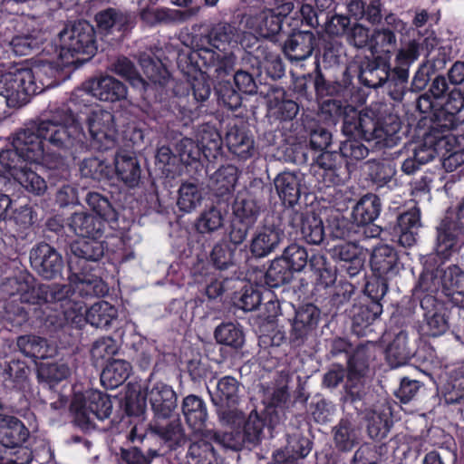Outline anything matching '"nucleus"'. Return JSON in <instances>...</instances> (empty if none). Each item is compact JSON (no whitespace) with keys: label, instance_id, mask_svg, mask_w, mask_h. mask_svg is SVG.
Wrapping results in <instances>:
<instances>
[{"label":"nucleus","instance_id":"1","mask_svg":"<svg viewBox=\"0 0 464 464\" xmlns=\"http://www.w3.org/2000/svg\"><path fill=\"white\" fill-rule=\"evenodd\" d=\"M84 138L75 115L71 110L62 107L52 111L49 117L19 131L13 140L12 147L23 161L39 164L46 152L44 140L57 149H69L75 143L83 142Z\"/></svg>","mask_w":464,"mask_h":464},{"label":"nucleus","instance_id":"2","mask_svg":"<svg viewBox=\"0 0 464 464\" xmlns=\"http://www.w3.org/2000/svg\"><path fill=\"white\" fill-rule=\"evenodd\" d=\"M321 113L325 119L335 121L343 117V133L347 137H359L367 141L375 140L383 146L394 143L399 123L384 124L372 111L358 112L353 106L343 105L341 101L329 99L321 104Z\"/></svg>","mask_w":464,"mask_h":464},{"label":"nucleus","instance_id":"3","mask_svg":"<svg viewBox=\"0 0 464 464\" xmlns=\"http://www.w3.org/2000/svg\"><path fill=\"white\" fill-rule=\"evenodd\" d=\"M58 44L64 64L88 61L97 51L94 28L86 21L67 25L58 34Z\"/></svg>","mask_w":464,"mask_h":464},{"label":"nucleus","instance_id":"4","mask_svg":"<svg viewBox=\"0 0 464 464\" xmlns=\"http://www.w3.org/2000/svg\"><path fill=\"white\" fill-rule=\"evenodd\" d=\"M218 421L222 425H235L243 419V412L236 408L240 399L241 383L232 376L218 379L212 387L207 386Z\"/></svg>","mask_w":464,"mask_h":464},{"label":"nucleus","instance_id":"5","mask_svg":"<svg viewBox=\"0 0 464 464\" xmlns=\"http://www.w3.org/2000/svg\"><path fill=\"white\" fill-rule=\"evenodd\" d=\"M111 411L112 403L110 397L99 391L76 393L71 403L74 422L84 430L93 429L95 420H102L109 418Z\"/></svg>","mask_w":464,"mask_h":464},{"label":"nucleus","instance_id":"6","mask_svg":"<svg viewBox=\"0 0 464 464\" xmlns=\"http://www.w3.org/2000/svg\"><path fill=\"white\" fill-rule=\"evenodd\" d=\"M324 48V56H337L341 44L336 40L327 41L324 36L314 34L311 31H299L294 33L285 42L283 52L290 61H304L309 58L314 51L321 52Z\"/></svg>","mask_w":464,"mask_h":464},{"label":"nucleus","instance_id":"7","mask_svg":"<svg viewBox=\"0 0 464 464\" xmlns=\"http://www.w3.org/2000/svg\"><path fill=\"white\" fill-rule=\"evenodd\" d=\"M31 74L24 68L16 69L0 75V97L10 108L26 104L35 95V86L31 85Z\"/></svg>","mask_w":464,"mask_h":464},{"label":"nucleus","instance_id":"8","mask_svg":"<svg viewBox=\"0 0 464 464\" xmlns=\"http://www.w3.org/2000/svg\"><path fill=\"white\" fill-rule=\"evenodd\" d=\"M228 426L236 429L235 433L219 435V440L217 441L227 448L237 450L245 443L256 445L261 441L264 437L266 420L256 410H252L246 418L243 415L239 423Z\"/></svg>","mask_w":464,"mask_h":464},{"label":"nucleus","instance_id":"9","mask_svg":"<svg viewBox=\"0 0 464 464\" xmlns=\"http://www.w3.org/2000/svg\"><path fill=\"white\" fill-rule=\"evenodd\" d=\"M293 7V4L287 2L276 9H266L258 14L246 16L245 27L259 36L269 38L272 44H275L278 41L277 35L282 29L283 18L291 13Z\"/></svg>","mask_w":464,"mask_h":464},{"label":"nucleus","instance_id":"10","mask_svg":"<svg viewBox=\"0 0 464 464\" xmlns=\"http://www.w3.org/2000/svg\"><path fill=\"white\" fill-rule=\"evenodd\" d=\"M86 123L96 149L106 150L115 146L118 130L111 111L101 108L92 110L87 116Z\"/></svg>","mask_w":464,"mask_h":464},{"label":"nucleus","instance_id":"11","mask_svg":"<svg viewBox=\"0 0 464 464\" xmlns=\"http://www.w3.org/2000/svg\"><path fill=\"white\" fill-rule=\"evenodd\" d=\"M371 357L369 348L360 346L348 359L347 381L345 383L346 400L357 402L364 400L369 388L365 384L364 375Z\"/></svg>","mask_w":464,"mask_h":464},{"label":"nucleus","instance_id":"12","mask_svg":"<svg viewBox=\"0 0 464 464\" xmlns=\"http://www.w3.org/2000/svg\"><path fill=\"white\" fill-rule=\"evenodd\" d=\"M464 231V201L457 212H448L438 227L436 251L442 258H448L457 249L458 237Z\"/></svg>","mask_w":464,"mask_h":464},{"label":"nucleus","instance_id":"13","mask_svg":"<svg viewBox=\"0 0 464 464\" xmlns=\"http://www.w3.org/2000/svg\"><path fill=\"white\" fill-rule=\"evenodd\" d=\"M181 409L186 422L195 437L219 440V434L207 423L208 409L200 397L193 394L186 396Z\"/></svg>","mask_w":464,"mask_h":464},{"label":"nucleus","instance_id":"14","mask_svg":"<svg viewBox=\"0 0 464 464\" xmlns=\"http://www.w3.org/2000/svg\"><path fill=\"white\" fill-rule=\"evenodd\" d=\"M33 268L44 278L53 279L63 267L61 255L48 244H39L30 252Z\"/></svg>","mask_w":464,"mask_h":464},{"label":"nucleus","instance_id":"15","mask_svg":"<svg viewBox=\"0 0 464 464\" xmlns=\"http://www.w3.org/2000/svg\"><path fill=\"white\" fill-rule=\"evenodd\" d=\"M145 398L158 417L168 418L177 408L176 392L164 382H150L145 388Z\"/></svg>","mask_w":464,"mask_h":464},{"label":"nucleus","instance_id":"16","mask_svg":"<svg viewBox=\"0 0 464 464\" xmlns=\"http://www.w3.org/2000/svg\"><path fill=\"white\" fill-rule=\"evenodd\" d=\"M83 90L103 102H114L127 97L126 86L112 76L105 75L92 79L83 84Z\"/></svg>","mask_w":464,"mask_h":464},{"label":"nucleus","instance_id":"17","mask_svg":"<svg viewBox=\"0 0 464 464\" xmlns=\"http://www.w3.org/2000/svg\"><path fill=\"white\" fill-rule=\"evenodd\" d=\"M320 318V310L312 304L300 307L294 319L290 334L291 342L301 345L316 328Z\"/></svg>","mask_w":464,"mask_h":464},{"label":"nucleus","instance_id":"18","mask_svg":"<svg viewBox=\"0 0 464 464\" xmlns=\"http://www.w3.org/2000/svg\"><path fill=\"white\" fill-rule=\"evenodd\" d=\"M196 54L207 68L213 70L217 78H222L234 71L236 56L232 52L215 51L202 43L198 44Z\"/></svg>","mask_w":464,"mask_h":464},{"label":"nucleus","instance_id":"19","mask_svg":"<svg viewBox=\"0 0 464 464\" xmlns=\"http://www.w3.org/2000/svg\"><path fill=\"white\" fill-rule=\"evenodd\" d=\"M30 431L14 415L0 413V444L6 448H20L28 440Z\"/></svg>","mask_w":464,"mask_h":464},{"label":"nucleus","instance_id":"20","mask_svg":"<svg viewBox=\"0 0 464 464\" xmlns=\"http://www.w3.org/2000/svg\"><path fill=\"white\" fill-rule=\"evenodd\" d=\"M241 39V32L228 23H218L211 27L206 36L208 47L219 52H232Z\"/></svg>","mask_w":464,"mask_h":464},{"label":"nucleus","instance_id":"21","mask_svg":"<svg viewBox=\"0 0 464 464\" xmlns=\"http://www.w3.org/2000/svg\"><path fill=\"white\" fill-rule=\"evenodd\" d=\"M284 238L283 231L276 226L258 228L250 243V251L256 257H265L274 252Z\"/></svg>","mask_w":464,"mask_h":464},{"label":"nucleus","instance_id":"22","mask_svg":"<svg viewBox=\"0 0 464 464\" xmlns=\"http://www.w3.org/2000/svg\"><path fill=\"white\" fill-rule=\"evenodd\" d=\"M442 292L457 306L464 307V272L456 266L440 271Z\"/></svg>","mask_w":464,"mask_h":464},{"label":"nucleus","instance_id":"23","mask_svg":"<svg viewBox=\"0 0 464 464\" xmlns=\"http://www.w3.org/2000/svg\"><path fill=\"white\" fill-rule=\"evenodd\" d=\"M371 266L379 277H393L399 272L396 252L387 245L375 247L372 254Z\"/></svg>","mask_w":464,"mask_h":464},{"label":"nucleus","instance_id":"24","mask_svg":"<svg viewBox=\"0 0 464 464\" xmlns=\"http://www.w3.org/2000/svg\"><path fill=\"white\" fill-rule=\"evenodd\" d=\"M369 436L374 440L384 439L392 425V411L387 403L375 405L366 414Z\"/></svg>","mask_w":464,"mask_h":464},{"label":"nucleus","instance_id":"25","mask_svg":"<svg viewBox=\"0 0 464 464\" xmlns=\"http://www.w3.org/2000/svg\"><path fill=\"white\" fill-rule=\"evenodd\" d=\"M67 226L73 234L82 237H101L104 231V222L86 212L72 214Z\"/></svg>","mask_w":464,"mask_h":464},{"label":"nucleus","instance_id":"26","mask_svg":"<svg viewBox=\"0 0 464 464\" xmlns=\"http://www.w3.org/2000/svg\"><path fill=\"white\" fill-rule=\"evenodd\" d=\"M229 151L240 160H247L255 154L253 137L244 128L231 127L226 135Z\"/></svg>","mask_w":464,"mask_h":464},{"label":"nucleus","instance_id":"27","mask_svg":"<svg viewBox=\"0 0 464 464\" xmlns=\"http://www.w3.org/2000/svg\"><path fill=\"white\" fill-rule=\"evenodd\" d=\"M198 439L189 445L185 457V464H225L223 458L210 443L211 440Z\"/></svg>","mask_w":464,"mask_h":464},{"label":"nucleus","instance_id":"28","mask_svg":"<svg viewBox=\"0 0 464 464\" xmlns=\"http://www.w3.org/2000/svg\"><path fill=\"white\" fill-rule=\"evenodd\" d=\"M304 176L300 172L284 171L278 174L274 184L281 199L289 205L297 202L301 194V183Z\"/></svg>","mask_w":464,"mask_h":464},{"label":"nucleus","instance_id":"29","mask_svg":"<svg viewBox=\"0 0 464 464\" xmlns=\"http://www.w3.org/2000/svg\"><path fill=\"white\" fill-rule=\"evenodd\" d=\"M390 78V66L387 62L376 57L362 65L359 79L361 82L371 88H378Z\"/></svg>","mask_w":464,"mask_h":464},{"label":"nucleus","instance_id":"30","mask_svg":"<svg viewBox=\"0 0 464 464\" xmlns=\"http://www.w3.org/2000/svg\"><path fill=\"white\" fill-rule=\"evenodd\" d=\"M269 111L281 121L293 120L298 113L299 107L295 102L286 99L283 88H272L268 93Z\"/></svg>","mask_w":464,"mask_h":464},{"label":"nucleus","instance_id":"31","mask_svg":"<svg viewBox=\"0 0 464 464\" xmlns=\"http://www.w3.org/2000/svg\"><path fill=\"white\" fill-rule=\"evenodd\" d=\"M25 72L31 74V85L35 86V94L47 88L55 86L58 68L50 62H35L32 67L24 68Z\"/></svg>","mask_w":464,"mask_h":464},{"label":"nucleus","instance_id":"32","mask_svg":"<svg viewBox=\"0 0 464 464\" xmlns=\"http://www.w3.org/2000/svg\"><path fill=\"white\" fill-rule=\"evenodd\" d=\"M418 57L419 50L417 44L410 42L397 53L396 65L392 72H390L388 81L394 82L395 85L406 83L409 79V67Z\"/></svg>","mask_w":464,"mask_h":464},{"label":"nucleus","instance_id":"33","mask_svg":"<svg viewBox=\"0 0 464 464\" xmlns=\"http://www.w3.org/2000/svg\"><path fill=\"white\" fill-rule=\"evenodd\" d=\"M114 163L118 177L127 186L133 188L138 185L140 179V168L137 158L132 153L118 152Z\"/></svg>","mask_w":464,"mask_h":464},{"label":"nucleus","instance_id":"34","mask_svg":"<svg viewBox=\"0 0 464 464\" xmlns=\"http://www.w3.org/2000/svg\"><path fill=\"white\" fill-rule=\"evenodd\" d=\"M295 220L300 223L302 238L308 244L319 245L324 238L323 220L314 212L295 214Z\"/></svg>","mask_w":464,"mask_h":464},{"label":"nucleus","instance_id":"35","mask_svg":"<svg viewBox=\"0 0 464 464\" xmlns=\"http://www.w3.org/2000/svg\"><path fill=\"white\" fill-rule=\"evenodd\" d=\"M275 44H261L255 51V57L267 75L272 79H279L284 75L285 66L279 54L273 50Z\"/></svg>","mask_w":464,"mask_h":464},{"label":"nucleus","instance_id":"36","mask_svg":"<svg viewBox=\"0 0 464 464\" xmlns=\"http://www.w3.org/2000/svg\"><path fill=\"white\" fill-rule=\"evenodd\" d=\"M432 136L436 140L435 150L442 152L443 157L464 147V137L458 127L448 130V128L440 127L436 122L432 128Z\"/></svg>","mask_w":464,"mask_h":464},{"label":"nucleus","instance_id":"37","mask_svg":"<svg viewBox=\"0 0 464 464\" xmlns=\"http://www.w3.org/2000/svg\"><path fill=\"white\" fill-rule=\"evenodd\" d=\"M464 108V96L459 91H452L438 118V125L448 130L459 127L460 120L458 114Z\"/></svg>","mask_w":464,"mask_h":464},{"label":"nucleus","instance_id":"38","mask_svg":"<svg viewBox=\"0 0 464 464\" xmlns=\"http://www.w3.org/2000/svg\"><path fill=\"white\" fill-rule=\"evenodd\" d=\"M362 247L355 242L340 243L331 248V255L334 259L353 264L348 268L351 276H355L362 266Z\"/></svg>","mask_w":464,"mask_h":464},{"label":"nucleus","instance_id":"39","mask_svg":"<svg viewBox=\"0 0 464 464\" xmlns=\"http://www.w3.org/2000/svg\"><path fill=\"white\" fill-rule=\"evenodd\" d=\"M381 211L380 198L373 194L363 196L353 209V218L360 226L372 224Z\"/></svg>","mask_w":464,"mask_h":464},{"label":"nucleus","instance_id":"40","mask_svg":"<svg viewBox=\"0 0 464 464\" xmlns=\"http://www.w3.org/2000/svg\"><path fill=\"white\" fill-rule=\"evenodd\" d=\"M238 179V170L234 165H226L216 170L209 179V187L218 196L232 191Z\"/></svg>","mask_w":464,"mask_h":464},{"label":"nucleus","instance_id":"41","mask_svg":"<svg viewBox=\"0 0 464 464\" xmlns=\"http://www.w3.org/2000/svg\"><path fill=\"white\" fill-rule=\"evenodd\" d=\"M117 316V309L106 301L97 302L85 311L86 322L97 328L109 327Z\"/></svg>","mask_w":464,"mask_h":464},{"label":"nucleus","instance_id":"42","mask_svg":"<svg viewBox=\"0 0 464 464\" xmlns=\"http://www.w3.org/2000/svg\"><path fill=\"white\" fill-rule=\"evenodd\" d=\"M19 350L28 357L45 359L53 356L54 350L44 338L35 335H22L17 338Z\"/></svg>","mask_w":464,"mask_h":464},{"label":"nucleus","instance_id":"43","mask_svg":"<svg viewBox=\"0 0 464 464\" xmlns=\"http://www.w3.org/2000/svg\"><path fill=\"white\" fill-rule=\"evenodd\" d=\"M70 285H45L44 290H45V303H58L60 302L61 306L64 308L65 313L68 309H73L77 313H82V303L73 302L72 305L71 296L73 294V289Z\"/></svg>","mask_w":464,"mask_h":464},{"label":"nucleus","instance_id":"44","mask_svg":"<svg viewBox=\"0 0 464 464\" xmlns=\"http://www.w3.org/2000/svg\"><path fill=\"white\" fill-rule=\"evenodd\" d=\"M412 352L408 346V334L401 331L386 348V357L393 368L405 364L411 357Z\"/></svg>","mask_w":464,"mask_h":464},{"label":"nucleus","instance_id":"45","mask_svg":"<svg viewBox=\"0 0 464 464\" xmlns=\"http://www.w3.org/2000/svg\"><path fill=\"white\" fill-rule=\"evenodd\" d=\"M130 364L124 360H113L103 369L101 381L107 389H114L130 376Z\"/></svg>","mask_w":464,"mask_h":464},{"label":"nucleus","instance_id":"46","mask_svg":"<svg viewBox=\"0 0 464 464\" xmlns=\"http://www.w3.org/2000/svg\"><path fill=\"white\" fill-rule=\"evenodd\" d=\"M449 328L448 320L440 305H434L424 314L420 326L423 335L437 337L442 335Z\"/></svg>","mask_w":464,"mask_h":464},{"label":"nucleus","instance_id":"47","mask_svg":"<svg viewBox=\"0 0 464 464\" xmlns=\"http://www.w3.org/2000/svg\"><path fill=\"white\" fill-rule=\"evenodd\" d=\"M99 237H83L71 245V252L74 257L86 261H98L104 254V246Z\"/></svg>","mask_w":464,"mask_h":464},{"label":"nucleus","instance_id":"48","mask_svg":"<svg viewBox=\"0 0 464 464\" xmlns=\"http://www.w3.org/2000/svg\"><path fill=\"white\" fill-rule=\"evenodd\" d=\"M224 219L222 210L211 205L200 212L195 221V228L199 234H212L223 227Z\"/></svg>","mask_w":464,"mask_h":464},{"label":"nucleus","instance_id":"49","mask_svg":"<svg viewBox=\"0 0 464 464\" xmlns=\"http://www.w3.org/2000/svg\"><path fill=\"white\" fill-rule=\"evenodd\" d=\"M70 282L82 295H102L107 292V287L102 280L92 274L73 272L70 276Z\"/></svg>","mask_w":464,"mask_h":464},{"label":"nucleus","instance_id":"50","mask_svg":"<svg viewBox=\"0 0 464 464\" xmlns=\"http://www.w3.org/2000/svg\"><path fill=\"white\" fill-rule=\"evenodd\" d=\"M235 219L254 226L259 216V207L248 194L239 195L233 206Z\"/></svg>","mask_w":464,"mask_h":464},{"label":"nucleus","instance_id":"51","mask_svg":"<svg viewBox=\"0 0 464 464\" xmlns=\"http://www.w3.org/2000/svg\"><path fill=\"white\" fill-rule=\"evenodd\" d=\"M202 199V190L197 184L184 182L179 188L177 206L180 211L190 213L201 205Z\"/></svg>","mask_w":464,"mask_h":464},{"label":"nucleus","instance_id":"52","mask_svg":"<svg viewBox=\"0 0 464 464\" xmlns=\"http://www.w3.org/2000/svg\"><path fill=\"white\" fill-rule=\"evenodd\" d=\"M333 432L334 445L342 451H349L358 443V430L348 420H342Z\"/></svg>","mask_w":464,"mask_h":464},{"label":"nucleus","instance_id":"53","mask_svg":"<svg viewBox=\"0 0 464 464\" xmlns=\"http://www.w3.org/2000/svg\"><path fill=\"white\" fill-rule=\"evenodd\" d=\"M197 145L200 147V153L206 157L213 156L222 146V139L218 131L208 125L201 126L197 132Z\"/></svg>","mask_w":464,"mask_h":464},{"label":"nucleus","instance_id":"54","mask_svg":"<svg viewBox=\"0 0 464 464\" xmlns=\"http://www.w3.org/2000/svg\"><path fill=\"white\" fill-rule=\"evenodd\" d=\"M310 444V440L307 438H304L298 433L293 434L287 440L285 451H282L284 458L281 460V463L285 464L289 461L291 464H294V459L304 458L311 450ZM277 452H281V450H278Z\"/></svg>","mask_w":464,"mask_h":464},{"label":"nucleus","instance_id":"55","mask_svg":"<svg viewBox=\"0 0 464 464\" xmlns=\"http://www.w3.org/2000/svg\"><path fill=\"white\" fill-rule=\"evenodd\" d=\"M293 273L284 259L276 258L272 261L266 273V283L269 287H278L289 283L293 278Z\"/></svg>","mask_w":464,"mask_h":464},{"label":"nucleus","instance_id":"56","mask_svg":"<svg viewBox=\"0 0 464 464\" xmlns=\"http://www.w3.org/2000/svg\"><path fill=\"white\" fill-rule=\"evenodd\" d=\"M14 179L28 192L34 195H43L47 189L45 180L26 166L14 173Z\"/></svg>","mask_w":464,"mask_h":464},{"label":"nucleus","instance_id":"57","mask_svg":"<svg viewBox=\"0 0 464 464\" xmlns=\"http://www.w3.org/2000/svg\"><path fill=\"white\" fill-rule=\"evenodd\" d=\"M365 168L367 175L378 187L388 184L395 174V168L392 164L384 160H368L365 163Z\"/></svg>","mask_w":464,"mask_h":464},{"label":"nucleus","instance_id":"58","mask_svg":"<svg viewBox=\"0 0 464 464\" xmlns=\"http://www.w3.org/2000/svg\"><path fill=\"white\" fill-rule=\"evenodd\" d=\"M88 207L102 221H116L117 212L111 205L107 198L97 192H89L85 198Z\"/></svg>","mask_w":464,"mask_h":464},{"label":"nucleus","instance_id":"59","mask_svg":"<svg viewBox=\"0 0 464 464\" xmlns=\"http://www.w3.org/2000/svg\"><path fill=\"white\" fill-rule=\"evenodd\" d=\"M215 338L218 343L235 349L241 348L245 343L242 330L232 323L218 326L215 330Z\"/></svg>","mask_w":464,"mask_h":464},{"label":"nucleus","instance_id":"60","mask_svg":"<svg viewBox=\"0 0 464 464\" xmlns=\"http://www.w3.org/2000/svg\"><path fill=\"white\" fill-rule=\"evenodd\" d=\"M288 380L280 377L272 386L264 390V401L270 407H284L289 400Z\"/></svg>","mask_w":464,"mask_h":464},{"label":"nucleus","instance_id":"61","mask_svg":"<svg viewBox=\"0 0 464 464\" xmlns=\"http://www.w3.org/2000/svg\"><path fill=\"white\" fill-rule=\"evenodd\" d=\"M96 22L101 30L109 31L116 27L121 31L131 22V15L109 8L96 14Z\"/></svg>","mask_w":464,"mask_h":464},{"label":"nucleus","instance_id":"62","mask_svg":"<svg viewBox=\"0 0 464 464\" xmlns=\"http://www.w3.org/2000/svg\"><path fill=\"white\" fill-rule=\"evenodd\" d=\"M337 159L338 156L330 151H324L317 157L316 165L321 170L318 174L323 178L326 186L340 182V178L336 173Z\"/></svg>","mask_w":464,"mask_h":464},{"label":"nucleus","instance_id":"63","mask_svg":"<svg viewBox=\"0 0 464 464\" xmlns=\"http://www.w3.org/2000/svg\"><path fill=\"white\" fill-rule=\"evenodd\" d=\"M111 71L125 78L136 88L146 89V82L136 72L134 64L126 57H119L112 64Z\"/></svg>","mask_w":464,"mask_h":464},{"label":"nucleus","instance_id":"64","mask_svg":"<svg viewBox=\"0 0 464 464\" xmlns=\"http://www.w3.org/2000/svg\"><path fill=\"white\" fill-rule=\"evenodd\" d=\"M381 313L382 306L379 303L359 307L353 319V330L361 334L378 318Z\"/></svg>","mask_w":464,"mask_h":464}]
</instances>
